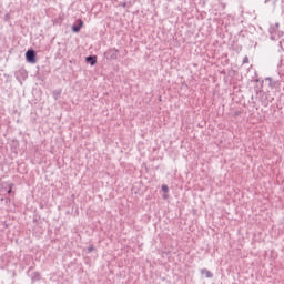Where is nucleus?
<instances>
[{
    "label": "nucleus",
    "mask_w": 284,
    "mask_h": 284,
    "mask_svg": "<svg viewBox=\"0 0 284 284\" xmlns=\"http://www.w3.org/2000/svg\"><path fill=\"white\" fill-rule=\"evenodd\" d=\"M60 95H61V91H53L54 99H57V97H60Z\"/></svg>",
    "instance_id": "obj_14"
},
{
    "label": "nucleus",
    "mask_w": 284,
    "mask_h": 284,
    "mask_svg": "<svg viewBox=\"0 0 284 284\" xmlns=\"http://www.w3.org/2000/svg\"><path fill=\"white\" fill-rule=\"evenodd\" d=\"M123 7L125 8V3H123Z\"/></svg>",
    "instance_id": "obj_17"
},
{
    "label": "nucleus",
    "mask_w": 284,
    "mask_h": 284,
    "mask_svg": "<svg viewBox=\"0 0 284 284\" xmlns=\"http://www.w3.org/2000/svg\"><path fill=\"white\" fill-rule=\"evenodd\" d=\"M92 252H97V247H94V245H90L88 247V254H92Z\"/></svg>",
    "instance_id": "obj_9"
},
{
    "label": "nucleus",
    "mask_w": 284,
    "mask_h": 284,
    "mask_svg": "<svg viewBox=\"0 0 284 284\" xmlns=\"http://www.w3.org/2000/svg\"><path fill=\"white\" fill-rule=\"evenodd\" d=\"M104 55L106 57V59H110L111 61H116V59H119V49H109L105 51Z\"/></svg>",
    "instance_id": "obj_2"
},
{
    "label": "nucleus",
    "mask_w": 284,
    "mask_h": 284,
    "mask_svg": "<svg viewBox=\"0 0 284 284\" xmlns=\"http://www.w3.org/2000/svg\"><path fill=\"white\" fill-rule=\"evenodd\" d=\"M12 187H14V183L9 184V190L7 193L12 194Z\"/></svg>",
    "instance_id": "obj_12"
},
{
    "label": "nucleus",
    "mask_w": 284,
    "mask_h": 284,
    "mask_svg": "<svg viewBox=\"0 0 284 284\" xmlns=\"http://www.w3.org/2000/svg\"><path fill=\"white\" fill-rule=\"evenodd\" d=\"M26 59L28 63H37V52L34 50H28L26 52Z\"/></svg>",
    "instance_id": "obj_3"
},
{
    "label": "nucleus",
    "mask_w": 284,
    "mask_h": 284,
    "mask_svg": "<svg viewBox=\"0 0 284 284\" xmlns=\"http://www.w3.org/2000/svg\"><path fill=\"white\" fill-rule=\"evenodd\" d=\"M168 1H172V0H168Z\"/></svg>",
    "instance_id": "obj_18"
},
{
    "label": "nucleus",
    "mask_w": 284,
    "mask_h": 284,
    "mask_svg": "<svg viewBox=\"0 0 284 284\" xmlns=\"http://www.w3.org/2000/svg\"><path fill=\"white\" fill-rule=\"evenodd\" d=\"M264 3H270V0H264Z\"/></svg>",
    "instance_id": "obj_16"
},
{
    "label": "nucleus",
    "mask_w": 284,
    "mask_h": 284,
    "mask_svg": "<svg viewBox=\"0 0 284 284\" xmlns=\"http://www.w3.org/2000/svg\"><path fill=\"white\" fill-rule=\"evenodd\" d=\"M20 74H22L23 79H26V77H28V73L26 71H19Z\"/></svg>",
    "instance_id": "obj_15"
},
{
    "label": "nucleus",
    "mask_w": 284,
    "mask_h": 284,
    "mask_svg": "<svg viewBox=\"0 0 284 284\" xmlns=\"http://www.w3.org/2000/svg\"><path fill=\"white\" fill-rule=\"evenodd\" d=\"M81 28H83V20L79 19V20H78V24H74V26L72 27V30H73L74 32H81Z\"/></svg>",
    "instance_id": "obj_5"
},
{
    "label": "nucleus",
    "mask_w": 284,
    "mask_h": 284,
    "mask_svg": "<svg viewBox=\"0 0 284 284\" xmlns=\"http://www.w3.org/2000/svg\"><path fill=\"white\" fill-rule=\"evenodd\" d=\"M242 63L245 65L246 63H250V58L247 55L244 57Z\"/></svg>",
    "instance_id": "obj_11"
},
{
    "label": "nucleus",
    "mask_w": 284,
    "mask_h": 284,
    "mask_svg": "<svg viewBox=\"0 0 284 284\" xmlns=\"http://www.w3.org/2000/svg\"><path fill=\"white\" fill-rule=\"evenodd\" d=\"M265 81H268V87L271 90H281V81L274 80L272 78H266Z\"/></svg>",
    "instance_id": "obj_4"
},
{
    "label": "nucleus",
    "mask_w": 284,
    "mask_h": 284,
    "mask_svg": "<svg viewBox=\"0 0 284 284\" xmlns=\"http://www.w3.org/2000/svg\"><path fill=\"white\" fill-rule=\"evenodd\" d=\"M87 63H90V65H97V57L95 55H89L85 58Z\"/></svg>",
    "instance_id": "obj_7"
},
{
    "label": "nucleus",
    "mask_w": 284,
    "mask_h": 284,
    "mask_svg": "<svg viewBox=\"0 0 284 284\" xmlns=\"http://www.w3.org/2000/svg\"><path fill=\"white\" fill-rule=\"evenodd\" d=\"M201 274H204L206 278H213L214 274L210 272L207 268H202Z\"/></svg>",
    "instance_id": "obj_8"
},
{
    "label": "nucleus",
    "mask_w": 284,
    "mask_h": 284,
    "mask_svg": "<svg viewBox=\"0 0 284 284\" xmlns=\"http://www.w3.org/2000/svg\"><path fill=\"white\" fill-rule=\"evenodd\" d=\"M262 105L264 108H267V105H270V102L267 100H262Z\"/></svg>",
    "instance_id": "obj_13"
},
{
    "label": "nucleus",
    "mask_w": 284,
    "mask_h": 284,
    "mask_svg": "<svg viewBox=\"0 0 284 284\" xmlns=\"http://www.w3.org/2000/svg\"><path fill=\"white\" fill-rule=\"evenodd\" d=\"M170 190L168 189V185L163 184L162 185V192H164V194H168Z\"/></svg>",
    "instance_id": "obj_10"
},
{
    "label": "nucleus",
    "mask_w": 284,
    "mask_h": 284,
    "mask_svg": "<svg viewBox=\"0 0 284 284\" xmlns=\"http://www.w3.org/2000/svg\"><path fill=\"white\" fill-rule=\"evenodd\" d=\"M278 26H280L278 22H276L274 26H271L268 29L272 41H278V39L283 37V32L278 30Z\"/></svg>",
    "instance_id": "obj_1"
},
{
    "label": "nucleus",
    "mask_w": 284,
    "mask_h": 284,
    "mask_svg": "<svg viewBox=\"0 0 284 284\" xmlns=\"http://www.w3.org/2000/svg\"><path fill=\"white\" fill-rule=\"evenodd\" d=\"M41 280V273H39V272H33L32 274H31V282L32 283H37V282H39Z\"/></svg>",
    "instance_id": "obj_6"
}]
</instances>
